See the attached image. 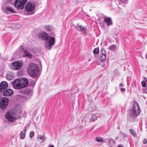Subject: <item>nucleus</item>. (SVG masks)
<instances>
[{"label":"nucleus","mask_w":147,"mask_h":147,"mask_svg":"<svg viewBox=\"0 0 147 147\" xmlns=\"http://www.w3.org/2000/svg\"><path fill=\"white\" fill-rule=\"evenodd\" d=\"M12 138H14V136H12Z\"/></svg>","instance_id":"obj_43"},{"label":"nucleus","mask_w":147,"mask_h":147,"mask_svg":"<svg viewBox=\"0 0 147 147\" xmlns=\"http://www.w3.org/2000/svg\"><path fill=\"white\" fill-rule=\"evenodd\" d=\"M5 10L7 12H9V13H15L16 12L13 8L9 5L6 6Z\"/></svg>","instance_id":"obj_16"},{"label":"nucleus","mask_w":147,"mask_h":147,"mask_svg":"<svg viewBox=\"0 0 147 147\" xmlns=\"http://www.w3.org/2000/svg\"><path fill=\"white\" fill-rule=\"evenodd\" d=\"M146 59H147V54L146 55Z\"/></svg>","instance_id":"obj_41"},{"label":"nucleus","mask_w":147,"mask_h":147,"mask_svg":"<svg viewBox=\"0 0 147 147\" xmlns=\"http://www.w3.org/2000/svg\"><path fill=\"white\" fill-rule=\"evenodd\" d=\"M38 66L34 63H31L28 69V73L32 78L36 77L39 73Z\"/></svg>","instance_id":"obj_2"},{"label":"nucleus","mask_w":147,"mask_h":147,"mask_svg":"<svg viewBox=\"0 0 147 147\" xmlns=\"http://www.w3.org/2000/svg\"><path fill=\"white\" fill-rule=\"evenodd\" d=\"M34 134V132L33 131H31L30 132L29 136L30 138H32L33 137Z\"/></svg>","instance_id":"obj_29"},{"label":"nucleus","mask_w":147,"mask_h":147,"mask_svg":"<svg viewBox=\"0 0 147 147\" xmlns=\"http://www.w3.org/2000/svg\"><path fill=\"white\" fill-rule=\"evenodd\" d=\"M37 79L36 80H30V82H31L30 84H32L33 86L35 84L36 81H37Z\"/></svg>","instance_id":"obj_26"},{"label":"nucleus","mask_w":147,"mask_h":147,"mask_svg":"<svg viewBox=\"0 0 147 147\" xmlns=\"http://www.w3.org/2000/svg\"><path fill=\"white\" fill-rule=\"evenodd\" d=\"M49 147H54V146L53 145H51Z\"/></svg>","instance_id":"obj_39"},{"label":"nucleus","mask_w":147,"mask_h":147,"mask_svg":"<svg viewBox=\"0 0 147 147\" xmlns=\"http://www.w3.org/2000/svg\"><path fill=\"white\" fill-rule=\"evenodd\" d=\"M144 79H145V80H147V79H146V78H144Z\"/></svg>","instance_id":"obj_42"},{"label":"nucleus","mask_w":147,"mask_h":147,"mask_svg":"<svg viewBox=\"0 0 147 147\" xmlns=\"http://www.w3.org/2000/svg\"><path fill=\"white\" fill-rule=\"evenodd\" d=\"M13 93V91L10 89H6L3 92V95L4 96H8L12 95Z\"/></svg>","instance_id":"obj_13"},{"label":"nucleus","mask_w":147,"mask_h":147,"mask_svg":"<svg viewBox=\"0 0 147 147\" xmlns=\"http://www.w3.org/2000/svg\"><path fill=\"white\" fill-rule=\"evenodd\" d=\"M121 135L124 136V137H126L125 134L123 133H122L121 134Z\"/></svg>","instance_id":"obj_36"},{"label":"nucleus","mask_w":147,"mask_h":147,"mask_svg":"<svg viewBox=\"0 0 147 147\" xmlns=\"http://www.w3.org/2000/svg\"><path fill=\"white\" fill-rule=\"evenodd\" d=\"M9 99L6 97L2 98L0 100V109L2 110L5 109L9 103Z\"/></svg>","instance_id":"obj_6"},{"label":"nucleus","mask_w":147,"mask_h":147,"mask_svg":"<svg viewBox=\"0 0 147 147\" xmlns=\"http://www.w3.org/2000/svg\"><path fill=\"white\" fill-rule=\"evenodd\" d=\"M132 112L133 114L136 116H138L140 113V107L136 102H134L132 107Z\"/></svg>","instance_id":"obj_7"},{"label":"nucleus","mask_w":147,"mask_h":147,"mask_svg":"<svg viewBox=\"0 0 147 147\" xmlns=\"http://www.w3.org/2000/svg\"><path fill=\"white\" fill-rule=\"evenodd\" d=\"M52 47H47V49H48L49 50H50Z\"/></svg>","instance_id":"obj_34"},{"label":"nucleus","mask_w":147,"mask_h":147,"mask_svg":"<svg viewBox=\"0 0 147 147\" xmlns=\"http://www.w3.org/2000/svg\"><path fill=\"white\" fill-rule=\"evenodd\" d=\"M118 138H119V137H118V136H117V137H116V138H115V139H116V140H117V139Z\"/></svg>","instance_id":"obj_40"},{"label":"nucleus","mask_w":147,"mask_h":147,"mask_svg":"<svg viewBox=\"0 0 147 147\" xmlns=\"http://www.w3.org/2000/svg\"><path fill=\"white\" fill-rule=\"evenodd\" d=\"M99 49L98 48H96L93 50V53L94 54H97L99 53Z\"/></svg>","instance_id":"obj_25"},{"label":"nucleus","mask_w":147,"mask_h":147,"mask_svg":"<svg viewBox=\"0 0 147 147\" xmlns=\"http://www.w3.org/2000/svg\"><path fill=\"white\" fill-rule=\"evenodd\" d=\"M24 128L25 129L23 131H21L20 134V137L22 139H24L25 138L26 135V129L27 128L25 127Z\"/></svg>","instance_id":"obj_18"},{"label":"nucleus","mask_w":147,"mask_h":147,"mask_svg":"<svg viewBox=\"0 0 147 147\" xmlns=\"http://www.w3.org/2000/svg\"><path fill=\"white\" fill-rule=\"evenodd\" d=\"M101 55L100 56V60L102 61H104L106 58V53L105 50L104 49H102L101 51Z\"/></svg>","instance_id":"obj_14"},{"label":"nucleus","mask_w":147,"mask_h":147,"mask_svg":"<svg viewBox=\"0 0 147 147\" xmlns=\"http://www.w3.org/2000/svg\"><path fill=\"white\" fill-rule=\"evenodd\" d=\"M6 118L9 121L13 122L17 119L15 114L13 112H7L5 114Z\"/></svg>","instance_id":"obj_8"},{"label":"nucleus","mask_w":147,"mask_h":147,"mask_svg":"<svg viewBox=\"0 0 147 147\" xmlns=\"http://www.w3.org/2000/svg\"><path fill=\"white\" fill-rule=\"evenodd\" d=\"M53 30V28L50 26H47V30L49 31H51Z\"/></svg>","instance_id":"obj_23"},{"label":"nucleus","mask_w":147,"mask_h":147,"mask_svg":"<svg viewBox=\"0 0 147 147\" xmlns=\"http://www.w3.org/2000/svg\"><path fill=\"white\" fill-rule=\"evenodd\" d=\"M77 29L78 30H80L83 33L86 34V27H84L82 26H80L77 28Z\"/></svg>","instance_id":"obj_19"},{"label":"nucleus","mask_w":147,"mask_h":147,"mask_svg":"<svg viewBox=\"0 0 147 147\" xmlns=\"http://www.w3.org/2000/svg\"><path fill=\"white\" fill-rule=\"evenodd\" d=\"M109 49L111 50L114 51H115L116 49V47H110Z\"/></svg>","instance_id":"obj_27"},{"label":"nucleus","mask_w":147,"mask_h":147,"mask_svg":"<svg viewBox=\"0 0 147 147\" xmlns=\"http://www.w3.org/2000/svg\"><path fill=\"white\" fill-rule=\"evenodd\" d=\"M127 0H120L123 3H127Z\"/></svg>","instance_id":"obj_32"},{"label":"nucleus","mask_w":147,"mask_h":147,"mask_svg":"<svg viewBox=\"0 0 147 147\" xmlns=\"http://www.w3.org/2000/svg\"><path fill=\"white\" fill-rule=\"evenodd\" d=\"M19 92L20 93L24 94V92H25V89H20L19 90Z\"/></svg>","instance_id":"obj_30"},{"label":"nucleus","mask_w":147,"mask_h":147,"mask_svg":"<svg viewBox=\"0 0 147 147\" xmlns=\"http://www.w3.org/2000/svg\"><path fill=\"white\" fill-rule=\"evenodd\" d=\"M115 142L112 139H109L108 141V143L109 145L110 146V147H113V146L115 144Z\"/></svg>","instance_id":"obj_20"},{"label":"nucleus","mask_w":147,"mask_h":147,"mask_svg":"<svg viewBox=\"0 0 147 147\" xmlns=\"http://www.w3.org/2000/svg\"><path fill=\"white\" fill-rule=\"evenodd\" d=\"M146 81L147 82V80H146Z\"/></svg>","instance_id":"obj_45"},{"label":"nucleus","mask_w":147,"mask_h":147,"mask_svg":"<svg viewBox=\"0 0 147 147\" xmlns=\"http://www.w3.org/2000/svg\"><path fill=\"white\" fill-rule=\"evenodd\" d=\"M28 84V81L27 79L22 78L21 80L17 79L13 84V87L16 89H20L25 87Z\"/></svg>","instance_id":"obj_1"},{"label":"nucleus","mask_w":147,"mask_h":147,"mask_svg":"<svg viewBox=\"0 0 147 147\" xmlns=\"http://www.w3.org/2000/svg\"><path fill=\"white\" fill-rule=\"evenodd\" d=\"M112 46H114V45H112Z\"/></svg>","instance_id":"obj_44"},{"label":"nucleus","mask_w":147,"mask_h":147,"mask_svg":"<svg viewBox=\"0 0 147 147\" xmlns=\"http://www.w3.org/2000/svg\"><path fill=\"white\" fill-rule=\"evenodd\" d=\"M117 147H123V146L122 145H118Z\"/></svg>","instance_id":"obj_37"},{"label":"nucleus","mask_w":147,"mask_h":147,"mask_svg":"<svg viewBox=\"0 0 147 147\" xmlns=\"http://www.w3.org/2000/svg\"><path fill=\"white\" fill-rule=\"evenodd\" d=\"M47 41L48 46H52L54 45L55 43V38L52 36H49L48 34L47 33Z\"/></svg>","instance_id":"obj_10"},{"label":"nucleus","mask_w":147,"mask_h":147,"mask_svg":"<svg viewBox=\"0 0 147 147\" xmlns=\"http://www.w3.org/2000/svg\"><path fill=\"white\" fill-rule=\"evenodd\" d=\"M97 118V117L95 115H93L92 117L90 119V122H92L94 121H95Z\"/></svg>","instance_id":"obj_21"},{"label":"nucleus","mask_w":147,"mask_h":147,"mask_svg":"<svg viewBox=\"0 0 147 147\" xmlns=\"http://www.w3.org/2000/svg\"><path fill=\"white\" fill-rule=\"evenodd\" d=\"M130 133L134 136L136 135V133L133 129H130L129 130Z\"/></svg>","instance_id":"obj_24"},{"label":"nucleus","mask_w":147,"mask_h":147,"mask_svg":"<svg viewBox=\"0 0 147 147\" xmlns=\"http://www.w3.org/2000/svg\"><path fill=\"white\" fill-rule=\"evenodd\" d=\"M23 66L22 63L19 61H17L12 63L10 65V68L14 70L20 69Z\"/></svg>","instance_id":"obj_5"},{"label":"nucleus","mask_w":147,"mask_h":147,"mask_svg":"<svg viewBox=\"0 0 147 147\" xmlns=\"http://www.w3.org/2000/svg\"><path fill=\"white\" fill-rule=\"evenodd\" d=\"M10 3L13 4V1L15 7L19 9H22L25 4L27 2L26 0H9Z\"/></svg>","instance_id":"obj_3"},{"label":"nucleus","mask_w":147,"mask_h":147,"mask_svg":"<svg viewBox=\"0 0 147 147\" xmlns=\"http://www.w3.org/2000/svg\"><path fill=\"white\" fill-rule=\"evenodd\" d=\"M121 90L122 92H124L125 91V88H122L121 89Z\"/></svg>","instance_id":"obj_33"},{"label":"nucleus","mask_w":147,"mask_h":147,"mask_svg":"<svg viewBox=\"0 0 147 147\" xmlns=\"http://www.w3.org/2000/svg\"><path fill=\"white\" fill-rule=\"evenodd\" d=\"M103 20L104 22L106 23L108 26L113 24L112 20L109 17H105L104 18Z\"/></svg>","instance_id":"obj_15"},{"label":"nucleus","mask_w":147,"mask_h":147,"mask_svg":"<svg viewBox=\"0 0 147 147\" xmlns=\"http://www.w3.org/2000/svg\"><path fill=\"white\" fill-rule=\"evenodd\" d=\"M142 84L143 87H145L146 86V83L144 81H143L142 82Z\"/></svg>","instance_id":"obj_28"},{"label":"nucleus","mask_w":147,"mask_h":147,"mask_svg":"<svg viewBox=\"0 0 147 147\" xmlns=\"http://www.w3.org/2000/svg\"><path fill=\"white\" fill-rule=\"evenodd\" d=\"M143 142L144 144H146L147 143V140L146 139H144L143 140Z\"/></svg>","instance_id":"obj_31"},{"label":"nucleus","mask_w":147,"mask_h":147,"mask_svg":"<svg viewBox=\"0 0 147 147\" xmlns=\"http://www.w3.org/2000/svg\"><path fill=\"white\" fill-rule=\"evenodd\" d=\"M37 36L39 39L45 40H46V32L41 31L38 33Z\"/></svg>","instance_id":"obj_12"},{"label":"nucleus","mask_w":147,"mask_h":147,"mask_svg":"<svg viewBox=\"0 0 147 147\" xmlns=\"http://www.w3.org/2000/svg\"><path fill=\"white\" fill-rule=\"evenodd\" d=\"M32 93L31 90L29 88L25 89L24 94L28 95L29 98H30L32 95Z\"/></svg>","instance_id":"obj_17"},{"label":"nucleus","mask_w":147,"mask_h":147,"mask_svg":"<svg viewBox=\"0 0 147 147\" xmlns=\"http://www.w3.org/2000/svg\"><path fill=\"white\" fill-rule=\"evenodd\" d=\"M8 85L7 82H2L0 84V92H2L8 88Z\"/></svg>","instance_id":"obj_11"},{"label":"nucleus","mask_w":147,"mask_h":147,"mask_svg":"<svg viewBox=\"0 0 147 147\" xmlns=\"http://www.w3.org/2000/svg\"><path fill=\"white\" fill-rule=\"evenodd\" d=\"M119 86H123V84H119Z\"/></svg>","instance_id":"obj_38"},{"label":"nucleus","mask_w":147,"mask_h":147,"mask_svg":"<svg viewBox=\"0 0 147 147\" xmlns=\"http://www.w3.org/2000/svg\"><path fill=\"white\" fill-rule=\"evenodd\" d=\"M25 8L26 10L27 11H32L35 8V5L34 3L29 1L26 5Z\"/></svg>","instance_id":"obj_9"},{"label":"nucleus","mask_w":147,"mask_h":147,"mask_svg":"<svg viewBox=\"0 0 147 147\" xmlns=\"http://www.w3.org/2000/svg\"><path fill=\"white\" fill-rule=\"evenodd\" d=\"M96 140L98 142H103V143H105V141H104L102 139V138L101 137H97L96 138Z\"/></svg>","instance_id":"obj_22"},{"label":"nucleus","mask_w":147,"mask_h":147,"mask_svg":"<svg viewBox=\"0 0 147 147\" xmlns=\"http://www.w3.org/2000/svg\"><path fill=\"white\" fill-rule=\"evenodd\" d=\"M29 47H24L21 49L22 52L23 53L24 57H27L29 58H31L32 57V56L30 53H29V52L31 51L34 53L36 52V51L34 49L30 50Z\"/></svg>","instance_id":"obj_4"},{"label":"nucleus","mask_w":147,"mask_h":147,"mask_svg":"<svg viewBox=\"0 0 147 147\" xmlns=\"http://www.w3.org/2000/svg\"><path fill=\"white\" fill-rule=\"evenodd\" d=\"M42 137L41 136H38V138H39L40 139H42Z\"/></svg>","instance_id":"obj_35"}]
</instances>
